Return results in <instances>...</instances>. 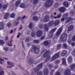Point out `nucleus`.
I'll return each mask as SVG.
<instances>
[{
	"label": "nucleus",
	"mask_w": 75,
	"mask_h": 75,
	"mask_svg": "<svg viewBox=\"0 0 75 75\" xmlns=\"http://www.w3.org/2000/svg\"><path fill=\"white\" fill-rule=\"evenodd\" d=\"M44 44L45 45V46H47L48 45V42H47V41H46L44 42Z\"/></svg>",
	"instance_id": "nucleus-32"
},
{
	"label": "nucleus",
	"mask_w": 75,
	"mask_h": 75,
	"mask_svg": "<svg viewBox=\"0 0 75 75\" xmlns=\"http://www.w3.org/2000/svg\"><path fill=\"white\" fill-rule=\"evenodd\" d=\"M4 51H6V52H7L8 49L7 47H4Z\"/></svg>",
	"instance_id": "nucleus-44"
},
{
	"label": "nucleus",
	"mask_w": 75,
	"mask_h": 75,
	"mask_svg": "<svg viewBox=\"0 0 75 75\" xmlns=\"http://www.w3.org/2000/svg\"><path fill=\"white\" fill-rule=\"evenodd\" d=\"M52 67H53V65L52 64H50L49 65V67L50 69H51L52 68Z\"/></svg>",
	"instance_id": "nucleus-42"
},
{
	"label": "nucleus",
	"mask_w": 75,
	"mask_h": 75,
	"mask_svg": "<svg viewBox=\"0 0 75 75\" xmlns=\"http://www.w3.org/2000/svg\"><path fill=\"white\" fill-rule=\"evenodd\" d=\"M29 39L28 38H26L25 40L26 41H29Z\"/></svg>",
	"instance_id": "nucleus-60"
},
{
	"label": "nucleus",
	"mask_w": 75,
	"mask_h": 75,
	"mask_svg": "<svg viewBox=\"0 0 75 75\" xmlns=\"http://www.w3.org/2000/svg\"><path fill=\"white\" fill-rule=\"evenodd\" d=\"M21 3V1L19 0L17 1L16 3V6H18L19 5V4H20Z\"/></svg>",
	"instance_id": "nucleus-30"
},
{
	"label": "nucleus",
	"mask_w": 75,
	"mask_h": 75,
	"mask_svg": "<svg viewBox=\"0 0 75 75\" xmlns=\"http://www.w3.org/2000/svg\"><path fill=\"white\" fill-rule=\"evenodd\" d=\"M33 50L34 52L36 54H38L39 52L40 49L37 48V46H33Z\"/></svg>",
	"instance_id": "nucleus-7"
},
{
	"label": "nucleus",
	"mask_w": 75,
	"mask_h": 75,
	"mask_svg": "<svg viewBox=\"0 0 75 75\" xmlns=\"http://www.w3.org/2000/svg\"><path fill=\"white\" fill-rule=\"evenodd\" d=\"M73 20L72 18L71 17H69L67 19V20L66 21V23H68L69 22V21H72Z\"/></svg>",
	"instance_id": "nucleus-26"
},
{
	"label": "nucleus",
	"mask_w": 75,
	"mask_h": 75,
	"mask_svg": "<svg viewBox=\"0 0 75 75\" xmlns=\"http://www.w3.org/2000/svg\"><path fill=\"white\" fill-rule=\"evenodd\" d=\"M62 61L63 65H66L67 64L66 63V60L64 58H63L62 59Z\"/></svg>",
	"instance_id": "nucleus-27"
},
{
	"label": "nucleus",
	"mask_w": 75,
	"mask_h": 75,
	"mask_svg": "<svg viewBox=\"0 0 75 75\" xmlns=\"http://www.w3.org/2000/svg\"><path fill=\"white\" fill-rule=\"evenodd\" d=\"M70 74H71V71L69 69L67 70L64 72V74L65 75H69Z\"/></svg>",
	"instance_id": "nucleus-14"
},
{
	"label": "nucleus",
	"mask_w": 75,
	"mask_h": 75,
	"mask_svg": "<svg viewBox=\"0 0 75 75\" xmlns=\"http://www.w3.org/2000/svg\"><path fill=\"white\" fill-rule=\"evenodd\" d=\"M51 17L52 18H54V17H54V16L52 15L51 16Z\"/></svg>",
	"instance_id": "nucleus-62"
},
{
	"label": "nucleus",
	"mask_w": 75,
	"mask_h": 75,
	"mask_svg": "<svg viewBox=\"0 0 75 75\" xmlns=\"http://www.w3.org/2000/svg\"><path fill=\"white\" fill-rule=\"evenodd\" d=\"M71 45L72 46H74L75 45V43L72 42L71 43Z\"/></svg>",
	"instance_id": "nucleus-56"
},
{
	"label": "nucleus",
	"mask_w": 75,
	"mask_h": 75,
	"mask_svg": "<svg viewBox=\"0 0 75 75\" xmlns=\"http://www.w3.org/2000/svg\"><path fill=\"white\" fill-rule=\"evenodd\" d=\"M63 46L65 48H67V45L66 43H64L63 44Z\"/></svg>",
	"instance_id": "nucleus-46"
},
{
	"label": "nucleus",
	"mask_w": 75,
	"mask_h": 75,
	"mask_svg": "<svg viewBox=\"0 0 75 75\" xmlns=\"http://www.w3.org/2000/svg\"><path fill=\"white\" fill-rule=\"evenodd\" d=\"M59 52L55 54V55L52 57V60H54V59H56V58H57L59 57Z\"/></svg>",
	"instance_id": "nucleus-9"
},
{
	"label": "nucleus",
	"mask_w": 75,
	"mask_h": 75,
	"mask_svg": "<svg viewBox=\"0 0 75 75\" xmlns=\"http://www.w3.org/2000/svg\"><path fill=\"white\" fill-rule=\"evenodd\" d=\"M63 5L64 7H68V3L67 2H64L63 3Z\"/></svg>",
	"instance_id": "nucleus-25"
},
{
	"label": "nucleus",
	"mask_w": 75,
	"mask_h": 75,
	"mask_svg": "<svg viewBox=\"0 0 75 75\" xmlns=\"http://www.w3.org/2000/svg\"><path fill=\"white\" fill-rule=\"evenodd\" d=\"M45 38V36H43L41 38V40H44V39Z\"/></svg>",
	"instance_id": "nucleus-55"
},
{
	"label": "nucleus",
	"mask_w": 75,
	"mask_h": 75,
	"mask_svg": "<svg viewBox=\"0 0 75 75\" xmlns=\"http://www.w3.org/2000/svg\"><path fill=\"white\" fill-rule=\"evenodd\" d=\"M0 64H2V63H3V62L2 61H4V60L2 59H0Z\"/></svg>",
	"instance_id": "nucleus-40"
},
{
	"label": "nucleus",
	"mask_w": 75,
	"mask_h": 75,
	"mask_svg": "<svg viewBox=\"0 0 75 75\" xmlns=\"http://www.w3.org/2000/svg\"><path fill=\"white\" fill-rule=\"evenodd\" d=\"M4 28V23L2 22H0V30H3Z\"/></svg>",
	"instance_id": "nucleus-16"
},
{
	"label": "nucleus",
	"mask_w": 75,
	"mask_h": 75,
	"mask_svg": "<svg viewBox=\"0 0 75 75\" xmlns=\"http://www.w3.org/2000/svg\"><path fill=\"white\" fill-rule=\"evenodd\" d=\"M54 24V21H50L48 24H45V30L44 31H48V27H49V26H51V25H52Z\"/></svg>",
	"instance_id": "nucleus-1"
},
{
	"label": "nucleus",
	"mask_w": 75,
	"mask_h": 75,
	"mask_svg": "<svg viewBox=\"0 0 75 75\" xmlns=\"http://www.w3.org/2000/svg\"><path fill=\"white\" fill-rule=\"evenodd\" d=\"M56 75H61V74H60V73L59 72H57L56 74Z\"/></svg>",
	"instance_id": "nucleus-49"
},
{
	"label": "nucleus",
	"mask_w": 75,
	"mask_h": 75,
	"mask_svg": "<svg viewBox=\"0 0 75 75\" xmlns=\"http://www.w3.org/2000/svg\"><path fill=\"white\" fill-rule=\"evenodd\" d=\"M67 38V34L64 33H63L61 35V38L62 41H65Z\"/></svg>",
	"instance_id": "nucleus-6"
},
{
	"label": "nucleus",
	"mask_w": 75,
	"mask_h": 75,
	"mask_svg": "<svg viewBox=\"0 0 75 75\" xmlns=\"http://www.w3.org/2000/svg\"><path fill=\"white\" fill-rule=\"evenodd\" d=\"M59 24V21L57 20L54 22V25L57 26V25H58Z\"/></svg>",
	"instance_id": "nucleus-22"
},
{
	"label": "nucleus",
	"mask_w": 75,
	"mask_h": 75,
	"mask_svg": "<svg viewBox=\"0 0 75 75\" xmlns=\"http://www.w3.org/2000/svg\"><path fill=\"white\" fill-rule=\"evenodd\" d=\"M65 8L64 7H62L59 8V11L62 13L64 12V11H65Z\"/></svg>",
	"instance_id": "nucleus-17"
},
{
	"label": "nucleus",
	"mask_w": 75,
	"mask_h": 75,
	"mask_svg": "<svg viewBox=\"0 0 75 75\" xmlns=\"http://www.w3.org/2000/svg\"><path fill=\"white\" fill-rule=\"evenodd\" d=\"M72 40L74 41H75V35L72 38Z\"/></svg>",
	"instance_id": "nucleus-47"
},
{
	"label": "nucleus",
	"mask_w": 75,
	"mask_h": 75,
	"mask_svg": "<svg viewBox=\"0 0 75 75\" xmlns=\"http://www.w3.org/2000/svg\"><path fill=\"white\" fill-rule=\"evenodd\" d=\"M62 28H59L58 30V31L56 33V35L57 36H59L61 33V32L62 31Z\"/></svg>",
	"instance_id": "nucleus-10"
},
{
	"label": "nucleus",
	"mask_w": 75,
	"mask_h": 75,
	"mask_svg": "<svg viewBox=\"0 0 75 75\" xmlns=\"http://www.w3.org/2000/svg\"><path fill=\"white\" fill-rule=\"evenodd\" d=\"M56 30H57V28H56L52 29L50 32V34H51V36H50V37H52V35H53V33Z\"/></svg>",
	"instance_id": "nucleus-13"
},
{
	"label": "nucleus",
	"mask_w": 75,
	"mask_h": 75,
	"mask_svg": "<svg viewBox=\"0 0 75 75\" xmlns=\"http://www.w3.org/2000/svg\"><path fill=\"white\" fill-rule=\"evenodd\" d=\"M42 32L41 30H38L36 33L37 37H40L42 36Z\"/></svg>",
	"instance_id": "nucleus-8"
},
{
	"label": "nucleus",
	"mask_w": 75,
	"mask_h": 75,
	"mask_svg": "<svg viewBox=\"0 0 75 75\" xmlns=\"http://www.w3.org/2000/svg\"><path fill=\"white\" fill-rule=\"evenodd\" d=\"M49 71L47 69H44V75H48ZM54 70H52L50 72V75H53L54 74Z\"/></svg>",
	"instance_id": "nucleus-4"
},
{
	"label": "nucleus",
	"mask_w": 75,
	"mask_h": 75,
	"mask_svg": "<svg viewBox=\"0 0 75 75\" xmlns=\"http://www.w3.org/2000/svg\"><path fill=\"white\" fill-rule=\"evenodd\" d=\"M7 7V5L6 4L4 5L3 6V8L5 9V8H6Z\"/></svg>",
	"instance_id": "nucleus-43"
},
{
	"label": "nucleus",
	"mask_w": 75,
	"mask_h": 75,
	"mask_svg": "<svg viewBox=\"0 0 75 75\" xmlns=\"http://www.w3.org/2000/svg\"><path fill=\"white\" fill-rule=\"evenodd\" d=\"M37 75H42V73L41 71H39Z\"/></svg>",
	"instance_id": "nucleus-41"
},
{
	"label": "nucleus",
	"mask_w": 75,
	"mask_h": 75,
	"mask_svg": "<svg viewBox=\"0 0 75 75\" xmlns=\"http://www.w3.org/2000/svg\"><path fill=\"white\" fill-rule=\"evenodd\" d=\"M18 24V22H16L15 23V25L16 26Z\"/></svg>",
	"instance_id": "nucleus-50"
},
{
	"label": "nucleus",
	"mask_w": 75,
	"mask_h": 75,
	"mask_svg": "<svg viewBox=\"0 0 75 75\" xmlns=\"http://www.w3.org/2000/svg\"><path fill=\"white\" fill-rule=\"evenodd\" d=\"M67 54V51L66 50L63 51L61 54L62 56H65Z\"/></svg>",
	"instance_id": "nucleus-20"
},
{
	"label": "nucleus",
	"mask_w": 75,
	"mask_h": 75,
	"mask_svg": "<svg viewBox=\"0 0 75 75\" xmlns=\"http://www.w3.org/2000/svg\"><path fill=\"white\" fill-rule=\"evenodd\" d=\"M25 17H26L25 16H24L22 17L21 18V20H24Z\"/></svg>",
	"instance_id": "nucleus-48"
},
{
	"label": "nucleus",
	"mask_w": 75,
	"mask_h": 75,
	"mask_svg": "<svg viewBox=\"0 0 75 75\" xmlns=\"http://www.w3.org/2000/svg\"><path fill=\"white\" fill-rule=\"evenodd\" d=\"M33 20H35V21H37L38 20V18L36 16H34L33 17Z\"/></svg>",
	"instance_id": "nucleus-29"
},
{
	"label": "nucleus",
	"mask_w": 75,
	"mask_h": 75,
	"mask_svg": "<svg viewBox=\"0 0 75 75\" xmlns=\"http://www.w3.org/2000/svg\"><path fill=\"white\" fill-rule=\"evenodd\" d=\"M48 54H49V52L47 51L45 52L43 55V57H46L47 58L45 60L46 62H48V61L50 60V58H51L50 56L48 55Z\"/></svg>",
	"instance_id": "nucleus-2"
},
{
	"label": "nucleus",
	"mask_w": 75,
	"mask_h": 75,
	"mask_svg": "<svg viewBox=\"0 0 75 75\" xmlns=\"http://www.w3.org/2000/svg\"><path fill=\"white\" fill-rule=\"evenodd\" d=\"M8 37H6L5 38V40L6 41H7V40H8Z\"/></svg>",
	"instance_id": "nucleus-58"
},
{
	"label": "nucleus",
	"mask_w": 75,
	"mask_h": 75,
	"mask_svg": "<svg viewBox=\"0 0 75 75\" xmlns=\"http://www.w3.org/2000/svg\"><path fill=\"white\" fill-rule=\"evenodd\" d=\"M13 33V30H11L10 32V33L11 34V33Z\"/></svg>",
	"instance_id": "nucleus-61"
},
{
	"label": "nucleus",
	"mask_w": 75,
	"mask_h": 75,
	"mask_svg": "<svg viewBox=\"0 0 75 75\" xmlns=\"http://www.w3.org/2000/svg\"><path fill=\"white\" fill-rule=\"evenodd\" d=\"M72 30H73V26L72 25L70 26L68 28V31H72Z\"/></svg>",
	"instance_id": "nucleus-23"
},
{
	"label": "nucleus",
	"mask_w": 75,
	"mask_h": 75,
	"mask_svg": "<svg viewBox=\"0 0 75 75\" xmlns=\"http://www.w3.org/2000/svg\"><path fill=\"white\" fill-rule=\"evenodd\" d=\"M42 67V63L39 64L38 66V67L35 68V72H38L39 71L40 69H41Z\"/></svg>",
	"instance_id": "nucleus-5"
},
{
	"label": "nucleus",
	"mask_w": 75,
	"mask_h": 75,
	"mask_svg": "<svg viewBox=\"0 0 75 75\" xmlns=\"http://www.w3.org/2000/svg\"><path fill=\"white\" fill-rule=\"evenodd\" d=\"M4 74V72L3 71H1L0 72V75H3Z\"/></svg>",
	"instance_id": "nucleus-39"
},
{
	"label": "nucleus",
	"mask_w": 75,
	"mask_h": 75,
	"mask_svg": "<svg viewBox=\"0 0 75 75\" xmlns=\"http://www.w3.org/2000/svg\"><path fill=\"white\" fill-rule=\"evenodd\" d=\"M4 44V42L3 41L1 40H0V44H1V45H3Z\"/></svg>",
	"instance_id": "nucleus-35"
},
{
	"label": "nucleus",
	"mask_w": 75,
	"mask_h": 75,
	"mask_svg": "<svg viewBox=\"0 0 75 75\" xmlns=\"http://www.w3.org/2000/svg\"><path fill=\"white\" fill-rule=\"evenodd\" d=\"M72 52L73 53V54L75 55V49L73 50Z\"/></svg>",
	"instance_id": "nucleus-57"
},
{
	"label": "nucleus",
	"mask_w": 75,
	"mask_h": 75,
	"mask_svg": "<svg viewBox=\"0 0 75 75\" xmlns=\"http://www.w3.org/2000/svg\"><path fill=\"white\" fill-rule=\"evenodd\" d=\"M29 27L30 28H33V23H30L29 25Z\"/></svg>",
	"instance_id": "nucleus-37"
},
{
	"label": "nucleus",
	"mask_w": 75,
	"mask_h": 75,
	"mask_svg": "<svg viewBox=\"0 0 75 75\" xmlns=\"http://www.w3.org/2000/svg\"><path fill=\"white\" fill-rule=\"evenodd\" d=\"M50 20V17L49 16H45L44 18V21H48Z\"/></svg>",
	"instance_id": "nucleus-15"
},
{
	"label": "nucleus",
	"mask_w": 75,
	"mask_h": 75,
	"mask_svg": "<svg viewBox=\"0 0 75 75\" xmlns=\"http://www.w3.org/2000/svg\"><path fill=\"white\" fill-rule=\"evenodd\" d=\"M31 36L32 37H34L35 36V32H33L31 34Z\"/></svg>",
	"instance_id": "nucleus-28"
},
{
	"label": "nucleus",
	"mask_w": 75,
	"mask_h": 75,
	"mask_svg": "<svg viewBox=\"0 0 75 75\" xmlns=\"http://www.w3.org/2000/svg\"><path fill=\"white\" fill-rule=\"evenodd\" d=\"M61 47V44L58 45L57 47V50H59V49H60Z\"/></svg>",
	"instance_id": "nucleus-36"
},
{
	"label": "nucleus",
	"mask_w": 75,
	"mask_h": 75,
	"mask_svg": "<svg viewBox=\"0 0 75 75\" xmlns=\"http://www.w3.org/2000/svg\"><path fill=\"white\" fill-rule=\"evenodd\" d=\"M68 15L67 14H64L63 15V18L61 19V21H64L65 20V19L67 18V17H68Z\"/></svg>",
	"instance_id": "nucleus-11"
},
{
	"label": "nucleus",
	"mask_w": 75,
	"mask_h": 75,
	"mask_svg": "<svg viewBox=\"0 0 75 75\" xmlns=\"http://www.w3.org/2000/svg\"><path fill=\"white\" fill-rule=\"evenodd\" d=\"M15 14L13 13H12L10 15V16L11 18H14V17H15Z\"/></svg>",
	"instance_id": "nucleus-33"
},
{
	"label": "nucleus",
	"mask_w": 75,
	"mask_h": 75,
	"mask_svg": "<svg viewBox=\"0 0 75 75\" xmlns=\"http://www.w3.org/2000/svg\"><path fill=\"white\" fill-rule=\"evenodd\" d=\"M18 67H19V68H22V67H21V66L20 65Z\"/></svg>",
	"instance_id": "nucleus-64"
},
{
	"label": "nucleus",
	"mask_w": 75,
	"mask_h": 75,
	"mask_svg": "<svg viewBox=\"0 0 75 75\" xmlns=\"http://www.w3.org/2000/svg\"><path fill=\"white\" fill-rule=\"evenodd\" d=\"M59 61H56L55 62V64H58V63H59Z\"/></svg>",
	"instance_id": "nucleus-52"
},
{
	"label": "nucleus",
	"mask_w": 75,
	"mask_h": 75,
	"mask_svg": "<svg viewBox=\"0 0 75 75\" xmlns=\"http://www.w3.org/2000/svg\"><path fill=\"white\" fill-rule=\"evenodd\" d=\"M22 27H21L19 28V30H21L22 29Z\"/></svg>",
	"instance_id": "nucleus-63"
},
{
	"label": "nucleus",
	"mask_w": 75,
	"mask_h": 75,
	"mask_svg": "<svg viewBox=\"0 0 75 75\" xmlns=\"http://www.w3.org/2000/svg\"><path fill=\"white\" fill-rule=\"evenodd\" d=\"M20 7L21 8H24L25 7V5L24 4H22L20 5Z\"/></svg>",
	"instance_id": "nucleus-31"
},
{
	"label": "nucleus",
	"mask_w": 75,
	"mask_h": 75,
	"mask_svg": "<svg viewBox=\"0 0 75 75\" xmlns=\"http://www.w3.org/2000/svg\"><path fill=\"white\" fill-rule=\"evenodd\" d=\"M9 14L8 13H5L4 16V18L5 19H7L8 17V16H9Z\"/></svg>",
	"instance_id": "nucleus-24"
},
{
	"label": "nucleus",
	"mask_w": 75,
	"mask_h": 75,
	"mask_svg": "<svg viewBox=\"0 0 75 75\" xmlns=\"http://www.w3.org/2000/svg\"><path fill=\"white\" fill-rule=\"evenodd\" d=\"M38 0H34L33 1V3L34 4H36L38 2Z\"/></svg>",
	"instance_id": "nucleus-45"
},
{
	"label": "nucleus",
	"mask_w": 75,
	"mask_h": 75,
	"mask_svg": "<svg viewBox=\"0 0 75 75\" xmlns=\"http://www.w3.org/2000/svg\"><path fill=\"white\" fill-rule=\"evenodd\" d=\"M53 2L54 0H48L45 4V6L47 7H49L52 6Z\"/></svg>",
	"instance_id": "nucleus-3"
},
{
	"label": "nucleus",
	"mask_w": 75,
	"mask_h": 75,
	"mask_svg": "<svg viewBox=\"0 0 75 75\" xmlns=\"http://www.w3.org/2000/svg\"><path fill=\"white\" fill-rule=\"evenodd\" d=\"M61 13H59V14L57 16H55L54 17V18L56 19V18H60V17H61Z\"/></svg>",
	"instance_id": "nucleus-18"
},
{
	"label": "nucleus",
	"mask_w": 75,
	"mask_h": 75,
	"mask_svg": "<svg viewBox=\"0 0 75 75\" xmlns=\"http://www.w3.org/2000/svg\"><path fill=\"white\" fill-rule=\"evenodd\" d=\"M20 35H21V34L20 33H19L18 34V36H17V38H19Z\"/></svg>",
	"instance_id": "nucleus-54"
},
{
	"label": "nucleus",
	"mask_w": 75,
	"mask_h": 75,
	"mask_svg": "<svg viewBox=\"0 0 75 75\" xmlns=\"http://www.w3.org/2000/svg\"><path fill=\"white\" fill-rule=\"evenodd\" d=\"M20 20H21V17H18L17 19V21H18V20H20Z\"/></svg>",
	"instance_id": "nucleus-59"
},
{
	"label": "nucleus",
	"mask_w": 75,
	"mask_h": 75,
	"mask_svg": "<svg viewBox=\"0 0 75 75\" xmlns=\"http://www.w3.org/2000/svg\"><path fill=\"white\" fill-rule=\"evenodd\" d=\"M7 64L9 65L8 66H7V68H11L12 67H13V64L10 62H8Z\"/></svg>",
	"instance_id": "nucleus-12"
},
{
	"label": "nucleus",
	"mask_w": 75,
	"mask_h": 75,
	"mask_svg": "<svg viewBox=\"0 0 75 75\" xmlns=\"http://www.w3.org/2000/svg\"><path fill=\"white\" fill-rule=\"evenodd\" d=\"M34 42L38 44L40 42V41L38 40H35L34 41Z\"/></svg>",
	"instance_id": "nucleus-38"
},
{
	"label": "nucleus",
	"mask_w": 75,
	"mask_h": 75,
	"mask_svg": "<svg viewBox=\"0 0 75 75\" xmlns=\"http://www.w3.org/2000/svg\"><path fill=\"white\" fill-rule=\"evenodd\" d=\"M11 23L10 22L8 23L7 24V26L8 28H9V27H10V26H11Z\"/></svg>",
	"instance_id": "nucleus-34"
},
{
	"label": "nucleus",
	"mask_w": 75,
	"mask_h": 75,
	"mask_svg": "<svg viewBox=\"0 0 75 75\" xmlns=\"http://www.w3.org/2000/svg\"><path fill=\"white\" fill-rule=\"evenodd\" d=\"M8 46H9L10 47H11L13 46V44H10L9 43H8Z\"/></svg>",
	"instance_id": "nucleus-51"
},
{
	"label": "nucleus",
	"mask_w": 75,
	"mask_h": 75,
	"mask_svg": "<svg viewBox=\"0 0 75 75\" xmlns=\"http://www.w3.org/2000/svg\"><path fill=\"white\" fill-rule=\"evenodd\" d=\"M68 62L69 63H70V62H72V57L71 56H70L69 57L68 59Z\"/></svg>",
	"instance_id": "nucleus-19"
},
{
	"label": "nucleus",
	"mask_w": 75,
	"mask_h": 75,
	"mask_svg": "<svg viewBox=\"0 0 75 75\" xmlns=\"http://www.w3.org/2000/svg\"><path fill=\"white\" fill-rule=\"evenodd\" d=\"M39 28H43V26H42V25H40L39 26Z\"/></svg>",
	"instance_id": "nucleus-53"
},
{
	"label": "nucleus",
	"mask_w": 75,
	"mask_h": 75,
	"mask_svg": "<svg viewBox=\"0 0 75 75\" xmlns=\"http://www.w3.org/2000/svg\"><path fill=\"white\" fill-rule=\"evenodd\" d=\"M70 69L71 70H74L75 68V65L74 64H73L70 66Z\"/></svg>",
	"instance_id": "nucleus-21"
}]
</instances>
